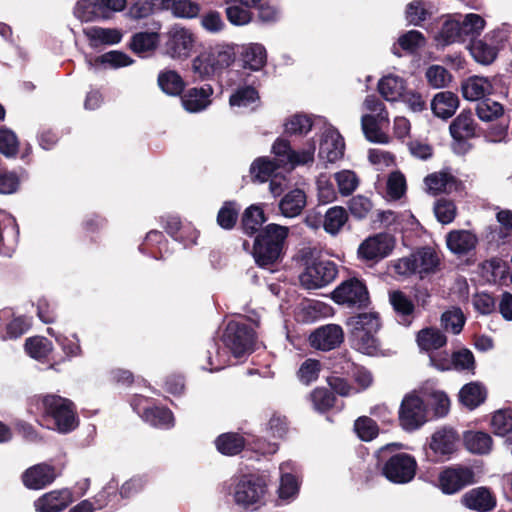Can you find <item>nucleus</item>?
I'll list each match as a JSON object with an SVG mask.
<instances>
[{"label": "nucleus", "mask_w": 512, "mask_h": 512, "mask_svg": "<svg viewBox=\"0 0 512 512\" xmlns=\"http://www.w3.org/2000/svg\"><path fill=\"white\" fill-rule=\"evenodd\" d=\"M461 15H450L442 23L435 39L441 46H447L454 43H463L461 32Z\"/></svg>", "instance_id": "27"}, {"label": "nucleus", "mask_w": 512, "mask_h": 512, "mask_svg": "<svg viewBox=\"0 0 512 512\" xmlns=\"http://www.w3.org/2000/svg\"><path fill=\"white\" fill-rule=\"evenodd\" d=\"M25 349L31 357L42 359L51 351V343L44 337H33L26 340Z\"/></svg>", "instance_id": "63"}, {"label": "nucleus", "mask_w": 512, "mask_h": 512, "mask_svg": "<svg viewBox=\"0 0 512 512\" xmlns=\"http://www.w3.org/2000/svg\"><path fill=\"white\" fill-rule=\"evenodd\" d=\"M462 503L471 510L488 512L496 506V499L488 488L477 487L463 495Z\"/></svg>", "instance_id": "22"}, {"label": "nucleus", "mask_w": 512, "mask_h": 512, "mask_svg": "<svg viewBox=\"0 0 512 512\" xmlns=\"http://www.w3.org/2000/svg\"><path fill=\"white\" fill-rule=\"evenodd\" d=\"M469 49L475 61L482 65H490L498 55L495 46L489 43L485 38L472 41L469 45Z\"/></svg>", "instance_id": "44"}, {"label": "nucleus", "mask_w": 512, "mask_h": 512, "mask_svg": "<svg viewBox=\"0 0 512 512\" xmlns=\"http://www.w3.org/2000/svg\"><path fill=\"white\" fill-rule=\"evenodd\" d=\"M354 430L363 441L373 440L379 431L377 423L367 416L359 417L355 421Z\"/></svg>", "instance_id": "58"}, {"label": "nucleus", "mask_w": 512, "mask_h": 512, "mask_svg": "<svg viewBox=\"0 0 512 512\" xmlns=\"http://www.w3.org/2000/svg\"><path fill=\"white\" fill-rule=\"evenodd\" d=\"M164 229L171 237L184 246L196 244L198 231L189 226H182L180 219L176 216L167 217Z\"/></svg>", "instance_id": "30"}, {"label": "nucleus", "mask_w": 512, "mask_h": 512, "mask_svg": "<svg viewBox=\"0 0 512 512\" xmlns=\"http://www.w3.org/2000/svg\"><path fill=\"white\" fill-rule=\"evenodd\" d=\"M464 445L473 454L484 455L492 450V437L482 431H467L463 437Z\"/></svg>", "instance_id": "35"}, {"label": "nucleus", "mask_w": 512, "mask_h": 512, "mask_svg": "<svg viewBox=\"0 0 512 512\" xmlns=\"http://www.w3.org/2000/svg\"><path fill=\"white\" fill-rule=\"evenodd\" d=\"M389 302L396 314V319L403 326H410L415 318V305L404 292L395 290L389 292Z\"/></svg>", "instance_id": "21"}, {"label": "nucleus", "mask_w": 512, "mask_h": 512, "mask_svg": "<svg viewBox=\"0 0 512 512\" xmlns=\"http://www.w3.org/2000/svg\"><path fill=\"white\" fill-rule=\"evenodd\" d=\"M228 21L235 26H243L252 20L251 8L244 6L237 0H229L225 8Z\"/></svg>", "instance_id": "46"}, {"label": "nucleus", "mask_w": 512, "mask_h": 512, "mask_svg": "<svg viewBox=\"0 0 512 512\" xmlns=\"http://www.w3.org/2000/svg\"><path fill=\"white\" fill-rule=\"evenodd\" d=\"M475 112L481 121L492 122L503 116L504 108L499 102L486 97L477 102Z\"/></svg>", "instance_id": "47"}, {"label": "nucleus", "mask_w": 512, "mask_h": 512, "mask_svg": "<svg viewBox=\"0 0 512 512\" xmlns=\"http://www.w3.org/2000/svg\"><path fill=\"white\" fill-rule=\"evenodd\" d=\"M363 107L370 112L361 117V128L367 140L376 143L387 142V137L381 132L380 126L389 123V114L384 103L376 95H368Z\"/></svg>", "instance_id": "6"}, {"label": "nucleus", "mask_w": 512, "mask_h": 512, "mask_svg": "<svg viewBox=\"0 0 512 512\" xmlns=\"http://www.w3.org/2000/svg\"><path fill=\"white\" fill-rule=\"evenodd\" d=\"M459 107V98L450 91L437 93L431 102V109L435 116L448 119L454 115Z\"/></svg>", "instance_id": "31"}, {"label": "nucleus", "mask_w": 512, "mask_h": 512, "mask_svg": "<svg viewBox=\"0 0 512 512\" xmlns=\"http://www.w3.org/2000/svg\"><path fill=\"white\" fill-rule=\"evenodd\" d=\"M394 248V239L388 233H379L367 238L358 248V255L362 259L380 260L387 257Z\"/></svg>", "instance_id": "15"}, {"label": "nucleus", "mask_w": 512, "mask_h": 512, "mask_svg": "<svg viewBox=\"0 0 512 512\" xmlns=\"http://www.w3.org/2000/svg\"><path fill=\"white\" fill-rule=\"evenodd\" d=\"M237 52L240 55V60L244 68L259 71L266 64V49L261 44L251 43L245 46H239Z\"/></svg>", "instance_id": "25"}, {"label": "nucleus", "mask_w": 512, "mask_h": 512, "mask_svg": "<svg viewBox=\"0 0 512 512\" xmlns=\"http://www.w3.org/2000/svg\"><path fill=\"white\" fill-rule=\"evenodd\" d=\"M307 203V197L303 190L293 189L286 193L279 201V211L286 218L299 216Z\"/></svg>", "instance_id": "26"}, {"label": "nucleus", "mask_w": 512, "mask_h": 512, "mask_svg": "<svg viewBox=\"0 0 512 512\" xmlns=\"http://www.w3.org/2000/svg\"><path fill=\"white\" fill-rule=\"evenodd\" d=\"M347 325L351 327V331H363L369 333H377L381 323L379 315L375 312L360 313L350 317Z\"/></svg>", "instance_id": "42"}, {"label": "nucleus", "mask_w": 512, "mask_h": 512, "mask_svg": "<svg viewBox=\"0 0 512 512\" xmlns=\"http://www.w3.org/2000/svg\"><path fill=\"white\" fill-rule=\"evenodd\" d=\"M47 332L54 336L56 342L61 346L62 351L67 357H78L81 355L82 350L80 346V340L76 334H73L71 338L61 335L55 334L52 328H48Z\"/></svg>", "instance_id": "54"}, {"label": "nucleus", "mask_w": 512, "mask_h": 512, "mask_svg": "<svg viewBox=\"0 0 512 512\" xmlns=\"http://www.w3.org/2000/svg\"><path fill=\"white\" fill-rule=\"evenodd\" d=\"M426 78L432 87L443 88L450 83L452 77L443 66L432 65L426 71Z\"/></svg>", "instance_id": "64"}, {"label": "nucleus", "mask_w": 512, "mask_h": 512, "mask_svg": "<svg viewBox=\"0 0 512 512\" xmlns=\"http://www.w3.org/2000/svg\"><path fill=\"white\" fill-rule=\"evenodd\" d=\"M141 418L145 422L157 428L169 429L174 426L173 414L165 407L154 406L144 408Z\"/></svg>", "instance_id": "36"}, {"label": "nucleus", "mask_w": 512, "mask_h": 512, "mask_svg": "<svg viewBox=\"0 0 512 512\" xmlns=\"http://www.w3.org/2000/svg\"><path fill=\"white\" fill-rule=\"evenodd\" d=\"M265 221L266 218L262 208L256 205H251L242 215L241 223L244 233L247 235H253L257 231L259 232V228Z\"/></svg>", "instance_id": "45"}, {"label": "nucleus", "mask_w": 512, "mask_h": 512, "mask_svg": "<svg viewBox=\"0 0 512 512\" xmlns=\"http://www.w3.org/2000/svg\"><path fill=\"white\" fill-rule=\"evenodd\" d=\"M477 123L470 110H463L450 124L449 131L453 139L462 141L475 137Z\"/></svg>", "instance_id": "24"}, {"label": "nucleus", "mask_w": 512, "mask_h": 512, "mask_svg": "<svg viewBox=\"0 0 512 512\" xmlns=\"http://www.w3.org/2000/svg\"><path fill=\"white\" fill-rule=\"evenodd\" d=\"M218 451L224 455H236L244 447V439L237 433H224L215 441Z\"/></svg>", "instance_id": "49"}, {"label": "nucleus", "mask_w": 512, "mask_h": 512, "mask_svg": "<svg viewBox=\"0 0 512 512\" xmlns=\"http://www.w3.org/2000/svg\"><path fill=\"white\" fill-rule=\"evenodd\" d=\"M238 50V45L226 44L216 46L209 52L218 73L234 63Z\"/></svg>", "instance_id": "40"}, {"label": "nucleus", "mask_w": 512, "mask_h": 512, "mask_svg": "<svg viewBox=\"0 0 512 512\" xmlns=\"http://www.w3.org/2000/svg\"><path fill=\"white\" fill-rule=\"evenodd\" d=\"M494 433L504 436L512 431V410L503 409L495 412L491 421Z\"/></svg>", "instance_id": "62"}, {"label": "nucleus", "mask_w": 512, "mask_h": 512, "mask_svg": "<svg viewBox=\"0 0 512 512\" xmlns=\"http://www.w3.org/2000/svg\"><path fill=\"white\" fill-rule=\"evenodd\" d=\"M446 342V336L437 328H424L417 334V343L420 349L430 353L446 345Z\"/></svg>", "instance_id": "39"}, {"label": "nucleus", "mask_w": 512, "mask_h": 512, "mask_svg": "<svg viewBox=\"0 0 512 512\" xmlns=\"http://www.w3.org/2000/svg\"><path fill=\"white\" fill-rule=\"evenodd\" d=\"M192 70L202 79L218 74L209 52L202 53L193 60Z\"/></svg>", "instance_id": "61"}, {"label": "nucleus", "mask_w": 512, "mask_h": 512, "mask_svg": "<svg viewBox=\"0 0 512 512\" xmlns=\"http://www.w3.org/2000/svg\"><path fill=\"white\" fill-rule=\"evenodd\" d=\"M316 143L313 139L306 143L304 149L295 151L291 148L290 142L283 138H277L272 146V152L276 157L278 166L294 168L298 165H305L314 161Z\"/></svg>", "instance_id": "8"}, {"label": "nucleus", "mask_w": 512, "mask_h": 512, "mask_svg": "<svg viewBox=\"0 0 512 512\" xmlns=\"http://www.w3.org/2000/svg\"><path fill=\"white\" fill-rule=\"evenodd\" d=\"M74 15L83 22L101 19L96 0H80L74 8Z\"/></svg>", "instance_id": "56"}, {"label": "nucleus", "mask_w": 512, "mask_h": 512, "mask_svg": "<svg viewBox=\"0 0 512 512\" xmlns=\"http://www.w3.org/2000/svg\"><path fill=\"white\" fill-rule=\"evenodd\" d=\"M83 33L89 39L90 45L93 47L99 45H114L119 43L122 38L121 32L113 28L87 27L83 29Z\"/></svg>", "instance_id": "33"}, {"label": "nucleus", "mask_w": 512, "mask_h": 512, "mask_svg": "<svg viewBox=\"0 0 512 512\" xmlns=\"http://www.w3.org/2000/svg\"><path fill=\"white\" fill-rule=\"evenodd\" d=\"M487 396L485 387L478 382H471L462 387L459 392L460 402L469 409L481 405Z\"/></svg>", "instance_id": "38"}, {"label": "nucleus", "mask_w": 512, "mask_h": 512, "mask_svg": "<svg viewBox=\"0 0 512 512\" xmlns=\"http://www.w3.org/2000/svg\"><path fill=\"white\" fill-rule=\"evenodd\" d=\"M28 412L35 415L36 421L48 429L66 434L78 426L74 403L56 394L38 395L28 402Z\"/></svg>", "instance_id": "1"}, {"label": "nucleus", "mask_w": 512, "mask_h": 512, "mask_svg": "<svg viewBox=\"0 0 512 512\" xmlns=\"http://www.w3.org/2000/svg\"><path fill=\"white\" fill-rule=\"evenodd\" d=\"M440 265L437 252L431 247H422L397 260L394 265L396 273L403 276L418 275L421 279L435 273Z\"/></svg>", "instance_id": "5"}, {"label": "nucleus", "mask_w": 512, "mask_h": 512, "mask_svg": "<svg viewBox=\"0 0 512 512\" xmlns=\"http://www.w3.org/2000/svg\"><path fill=\"white\" fill-rule=\"evenodd\" d=\"M446 243L451 252L463 255L475 248L477 238L473 233L466 230L452 231L447 235Z\"/></svg>", "instance_id": "32"}, {"label": "nucleus", "mask_w": 512, "mask_h": 512, "mask_svg": "<svg viewBox=\"0 0 512 512\" xmlns=\"http://www.w3.org/2000/svg\"><path fill=\"white\" fill-rule=\"evenodd\" d=\"M337 275V267L332 261L319 260L307 265L300 274V283L306 289H318L330 284Z\"/></svg>", "instance_id": "11"}, {"label": "nucleus", "mask_w": 512, "mask_h": 512, "mask_svg": "<svg viewBox=\"0 0 512 512\" xmlns=\"http://www.w3.org/2000/svg\"><path fill=\"white\" fill-rule=\"evenodd\" d=\"M427 421V409L424 400L415 392L407 394L399 409V422L406 431L419 429Z\"/></svg>", "instance_id": "9"}, {"label": "nucleus", "mask_w": 512, "mask_h": 512, "mask_svg": "<svg viewBox=\"0 0 512 512\" xmlns=\"http://www.w3.org/2000/svg\"><path fill=\"white\" fill-rule=\"evenodd\" d=\"M239 207L234 201H227L220 208L217 215L218 225L226 230L232 229L238 219Z\"/></svg>", "instance_id": "53"}, {"label": "nucleus", "mask_w": 512, "mask_h": 512, "mask_svg": "<svg viewBox=\"0 0 512 512\" xmlns=\"http://www.w3.org/2000/svg\"><path fill=\"white\" fill-rule=\"evenodd\" d=\"M405 80L396 75H387L378 82V91L389 102L397 101L405 91Z\"/></svg>", "instance_id": "34"}, {"label": "nucleus", "mask_w": 512, "mask_h": 512, "mask_svg": "<svg viewBox=\"0 0 512 512\" xmlns=\"http://www.w3.org/2000/svg\"><path fill=\"white\" fill-rule=\"evenodd\" d=\"M211 94L212 88L210 86L191 88L181 97V102L186 111L197 113L209 106Z\"/></svg>", "instance_id": "28"}, {"label": "nucleus", "mask_w": 512, "mask_h": 512, "mask_svg": "<svg viewBox=\"0 0 512 512\" xmlns=\"http://www.w3.org/2000/svg\"><path fill=\"white\" fill-rule=\"evenodd\" d=\"M229 493L236 505L255 510L264 503L266 484L256 475H241L233 478Z\"/></svg>", "instance_id": "4"}, {"label": "nucleus", "mask_w": 512, "mask_h": 512, "mask_svg": "<svg viewBox=\"0 0 512 512\" xmlns=\"http://www.w3.org/2000/svg\"><path fill=\"white\" fill-rule=\"evenodd\" d=\"M398 446L392 443L382 447L379 450V461L382 462V474L387 480L395 484H406L414 479L417 462L412 455L404 452L388 455L392 448Z\"/></svg>", "instance_id": "3"}, {"label": "nucleus", "mask_w": 512, "mask_h": 512, "mask_svg": "<svg viewBox=\"0 0 512 512\" xmlns=\"http://www.w3.org/2000/svg\"><path fill=\"white\" fill-rule=\"evenodd\" d=\"M461 92L466 100L479 102L493 94L494 86L489 78L473 75L461 83Z\"/></svg>", "instance_id": "20"}, {"label": "nucleus", "mask_w": 512, "mask_h": 512, "mask_svg": "<svg viewBox=\"0 0 512 512\" xmlns=\"http://www.w3.org/2000/svg\"><path fill=\"white\" fill-rule=\"evenodd\" d=\"M427 402L436 417H444L450 409V400L443 391L433 390L427 394Z\"/></svg>", "instance_id": "55"}, {"label": "nucleus", "mask_w": 512, "mask_h": 512, "mask_svg": "<svg viewBox=\"0 0 512 512\" xmlns=\"http://www.w3.org/2000/svg\"><path fill=\"white\" fill-rule=\"evenodd\" d=\"M465 324V317L460 309L446 311L441 316V325L453 334H459Z\"/></svg>", "instance_id": "60"}, {"label": "nucleus", "mask_w": 512, "mask_h": 512, "mask_svg": "<svg viewBox=\"0 0 512 512\" xmlns=\"http://www.w3.org/2000/svg\"><path fill=\"white\" fill-rule=\"evenodd\" d=\"M438 481L441 491L448 495L476 482L473 469L462 465L447 467L439 474Z\"/></svg>", "instance_id": "12"}, {"label": "nucleus", "mask_w": 512, "mask_h": 512, "mask_svg": "<svg viewBox=\"0 0 512 512\" xmlns=\"http://www.w3.org/2000/svg\"><path fill=\"white\" fill-rule=\"evenodd\" d=\"M347 220L346 210L341 206H334L326 211L323 226L326 232L336 235Z\"/></svg>", "instance_id": "48"}, {"label": "nucleus", "mask_w": 512, "mask_h": 512, "mask_svg": "<svg viewBox=\"0 0 512 512\" xmlns=\"http://www.w3.org/2000/svg\"><path fill=\"white\" fill-rule=\"evenodd\" d=\"M482 276L490 283H497L506 278L509 272L507 262L501 258H491L481 265Z\"/></svg>", "instance_id": "43"}, {"label": "nucleus", "mask_w": 512, "mask_h": 512, "mask_svg": "<svg viewBox=\"0 0 512 512\" xmlns=\"http://www.w3.org/2000/svg\"><path fill=\"white\" fill-rule=\"evenodd\" d=\"M289 235V228L270 223L262 228L254 239L253 257L257 265L268 268L280 262Z\"/></svg>", "instance_id": "2"}, {"label": "nucleus", "mask_w": 512, "mask_h": 512, "mask_svg": "<svg viewBox=\"0 0 512 512\" xmlns=\"http://www.w3.org/2000/svg\"><path fill=\"white\" fill-rule=\"evenodd\" d=\"M56 478L55 469L53 466L46 463L36 464L28 468L22 474L23 484L34 490H39L51 484Z\"/></svg>", "instance_id": "19"}, {"label": "nucleus", "mask_w": 512, "mask_h": 512, "mask_svg": "<svg viewBox=\"0 0 512 512\" xmlns=\"http://www.w3.org/2000/svg\"><path fill=\"white\" fill-rule=\"evenodd\" d=\"M158 84L168 95H179L184 89V82L175 71H165L159 74Z\"/></svg>", "instance_id": "51"}, {"label": "nucleus", "mask_w": 512, "mask_h": 512, "mask_svg": "<svg viewBox=\"0 0 512 512\" xmlns=\"http://www.w3.org/2000/svg\"><path fill=\"white\" fill-rule=\"evenodd\" d=\"M458 436L453 429L442 428L431 436L429 449L426 450V457L431 462L441 461L444 457L450 456L456 450Z\"/></svg>", "instance_id": "14"}, {"label": "nucleus", "mask_w": 512, "mask_h": 512, "mask_svg": "<svg viewBox=\"0 0 512 512\" xmlns=\"http://www.w3.org/2000/svg\"><path fill=\"white\" fill-rule=\"evenodd\" d=\"M460 23L463 43L467 40H470L471 42L477 40L476 38L481 35L486 26L484 18L475 13H469L465 16H461Z\"/></svg>", "instance_id": "41"}, {"label": "nucleus", "mask_w": 512, "mask_h": 512, "mask_svg": "<svg viewBox=\"0 0 512 512\" xmlns=\"http://www.w3.org/2000/svg\"><path fill=\"white\" fill-rule=\"evenodd\" d=\"M332 299L347 307L366 308L369 303V293L366 285L357 278L342 282L332 293Z\"/></svg>", "instance_id": "10"}, {"label": "nucleus", "mask_w": 512, "mask_h": 512, "mask_svg": "<svg viewBox=\"0 0 512 512\" xmlns=\"http://www.w3.org/2000/svg\"><path fill=\"white\" fill-rule=\"evenodd\" d=\"M72 501L73 498L70 490H54L38 498L34 502V507L37 512H62Z\"/></svg>", "instance_id": "18"}, {"label": "nucleus", "mask_w": 512, "mask_h": 512, "mask_svg": "<svg viewBox=\"0 0 512 512\" xmlns=\"http://www.w3.org/2000/svg\"><path fill=\"white\" fill-rule=\"evenodd\" d=\"M259 99L258 92L252 86L238 88L230 96V105L235 107H248Z\"/></svg>", "instance_id": "57"}, {"label": "nucleus", "mask_w": 512, "mask_h": 512, "mask_svg": "<svg viewBox=\"0 0 512 512\" xmlns=\"http://www.w3.org/2000/svg\"><path fill=\"white\" fill-rule=\"evenodd\" d=\"M322 134L319 144V157L330 163L341 159L344 155V140L340 133L325 123L322 126Z\"/></svg>", "instance_id": "16"}, {"label": "nucleus", "mask_w": 512, "mask_h": 512, "mask_svg": "<svg viewBox=\"0 0 512 512\" xmlns=\"http://www.w3.org/2000/svg\"><path fill=\"white\" fill-rule=\"evenodd\" d=\"M296 465L293 461L283 462L280 467V486L279 497L283 500H290L298 493L299 485L297 478L293 474Z\"/></svg>", "instance_id": "29"}, {"label": "nucleus", "mask_w": 512, "mask_h": 512, "mask_svg": "<svg viewBox=\"0 0 512 512\" xmlns=\"http://www.w3.org/2000/svg\"><path fill=\"white\" fill-rule=\"evenodd\" d=\"M277 167L279 166L275 162L267 158L260 157L251 164L250 174L253 180L266 182L271 178Z\"/></svg>", "instance_id": "52"}, {"label": "nucleus", "mask_w": 512, "mask_h": 512, "mask_svg": "<svg viewBox=\"0 0 512 512\" xmlns=\"http://www.w3.org/2000/svg\"><path fill=\"white\" fill-rule=\"evenodd\" d=\"M511 34L512 25L503 23L499 27L486 33L484 38L495 46L496 50L499 52V50L502 49L509 41Z\"/></svg>", "instance_id": "59"}, {"label": "nucleus", "mask_w": 512, "mask_h": 512, "mask_svg": "<svg viewBox=\"0 0 512 512\" xmlns=\"http://www.w3.org/2000/svg\"><path fill=\"white\" fill-rule=\"evenodd\" d=\"M255 338V332L248 324L230 321L223 332L222 342L234 357L240 358L253 351Z\"/></svg>", "instance_id": "7"}, {"label": "nucleus", "mask_w": 512, "mask_h": 512, "mask_svg": "<svg viewBox=\"0 0 512 512\" xmlns=\"http://www.w3.org/2000/svg\"><path fill=\"white\" fill-rule=\"evenodd\" d=\"M376 333L351 331L352 341L356 349L366 355H375L379 349Z\"/></svg>", "instance_id": "50"}, {"label": "nucleus", "mask_w": 512, "mask_h": 512, "mask_svg": "<svg viewBox=\"0 0 512 512\" xmlns=\"http://www.w3.org/2000/svg\"><path fill=\"white\" fill-rule=\"evenodd\" d=\"M309 340L311 346L315 349L330 351L340 346L343 342V329L337 324H327L317 328L310 335Z\"/></svg>", "instance_id": "17"}, {"label": "nucleus", "mask_w": 512, "mask_h": 512, "mask_svg": "<svg viewBox=\"0 0 512 512\" xmlns=\"http://www.w3.org/2000/svg\"><path fill=\"white\" fill-rule=\"evenodd\" d=\"M159 43V34L157 32H138L135 33L130 40V49L140 55L146 56L153 52Z\"/></svg>", "instance_id": "37"}, {"label": "nucleus", "mask_w": 512, "mask_h": 512, "mask_svg": "<svg viewBox=\"0 0 512 512\" xmlns=\"http://www.w3.org/2000/svg\"><path fill=\"white\" fill-rule=\"evenodd\" d=\"M325 121L321 117H311L304 114L291 116L284 124L285 133L288 135H306L311 130H322Z\"/></svg>", "instance_id": "23"}, {"label": "nucleus", "mask_w": 512, "mask_h": 512, "mask_svg": "<svg viewBox=\"0 0 512 512\" xmlns=\"http://www.w3.org/2000/svg\"><path fill=\"white\" fill-rule=\"evenodd\" d=\"M194 42V35L189 29L174 25L167 32L164 50L172 58H186L190 55Z\"/></svg>", "instance_id": "13"}]
</instances>
